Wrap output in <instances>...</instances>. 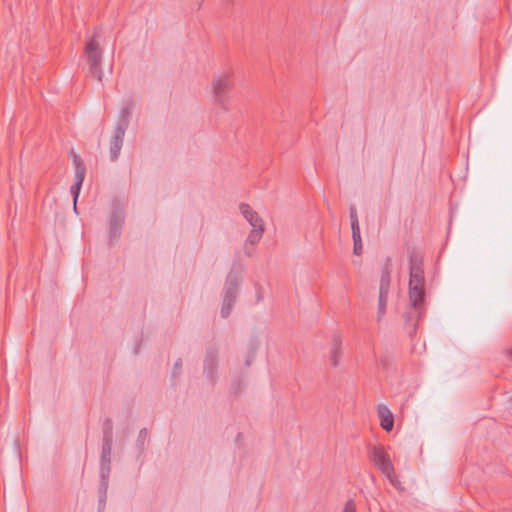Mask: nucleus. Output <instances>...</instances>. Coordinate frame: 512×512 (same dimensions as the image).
<instances>
[{
    "instance_id": "5",
    "label": "nucleus",
    "mask_w": 512,
    "mask_h": 512,
    "mask_svg": "<svg viewBox=\"0 0 512 512\" xmlns=\"http://www.w3.org/2000/svg\"><path fill=\"white\" fill-rule=\"evenodd\" d=\"M389 263L382 270L380 285H379V297L377 307V322H380L386 314V307L388 301V295L390 292V271L388 268Z\"/></svg>"
},
{
    "instance_id": "20",
    "label": "nucleus",
    "mask_w": 512,
    "mask_h": 512,
    "mask_svg": "<svg viewBox=\"0 0 512 512\" xmlns=\"http://www.w3.org/2000/svg\"><path fill=\"white\" fill-rule=\"evenodd\" d=\"M121 226H111L109 230V239L110 242L118 239L121 235Z\"/></svg>"
},
{
    "instance_id": "19",
    "label": "nucleus",
    "mask_w": 512,
    "mask_h": 512,
    "mask_svg": "<svg viewBox=\"0 0 512 512\" xmlns=\"http://www.w3.org/2000/svg\"><path fill=\"white\" fill-rule=\"evenodd\" d=\"M109 437V441H113V429L112 422L110 419H106L103 428V439H107Z\"/></svg>"
},
{
    "instance_id": "21",
    "label": "nucleus",
    "mask_w": 512,
    "mask_h": 512,
    "mask_svg": "<svg viewBox=\"0 0 512 512\" xmlns=\"http://www.w3.org/2000/svg\"><path fill=\"white\" fill-rule=\"evenodd\" d=\"M107 490L108 489H105L103 491V488L102 487H99V510L101 508H104L105 507V503H106V498H107Z\"/></svg>"
},
{
    "instance_id": "18",
    "label": "nucleus",
    "mask_w": 512,
    "mask_h": 512,
    "mask_svg": "<svg viewBox=\"0 0 512 512\" xmlns=\"http://www.w3.org/2000/svg\"><path fill=\"white\" fill-rule=\"evenodd\" d=\"M257 348H258V345L256 344V342L255 341H251L250 346H249L248 355H247V358H246V361H245V365L247 367L251 365V363H252V361H253V359L255 357Z\"/></svg>"
},
{
    "instance_id": "16",
    "label": "nucleus",
    "mask_w": 512,
    "mask_h": 512,
    "mask_svg": "<svg viewBox=\"0 0 512 512\" xmlns=\"http://www.w3.org/2000/svg\"><path fill=\"white\" fill-rule=\"evenodd\" d=\"M75 168V179L78 186H82L84 177H85V167L82 165L80 159L75 156L74 157Z\"/></svg>"
},
{
    "instance_id": "25",
    "label": "nucleus",
    "mask_w": 512,
    "mask_h": 512,
    "mask_svg": "<svg viewBox=\"0 0 512 512\" xmlns=\"http://www.w3.org/2000/svg\"><path fill=\"white\" fill-rule=\"evenodd\" d=\"M351 224H358V218L354 208L351 209Z\"/></svg>"
},
{
    "instance_id": "10",
    "label": "nucleus",
    "mask_w": 512,
    "mask_h": 512,
    "mask_svg": "<svg viewBox=\"0 0 512 512\" xmlns=\"http://www.w3.org/2000/svg\"><path fill=\"white\" fill-rule=\"evenodd\" d=\"M254 228L250 231L247 243L245 244V253L247 256L252 255L253 248H250V246L255 245L259 242V240L262 238L264 233V226H253Z\"/></svg>"
},
{
    "instance_id": "6",
    "label": "nucleus",
    "mask_w": 512,
    "mask_h": 512,
    "mask_svg": "<svg viewBox=\"0 0 512 512\" xmlns=\"http://www.w3.org/2000/svg\"><path fill=\"white\" fill-rule=\"evenodd\" d=\"M85 54L90 66L91 74L99 81H102L101 53L99 51V45L94 38H91L87 42L85 46Z\"/></svg>"
},
{
    "instance_id": "15",
    "label": "nucleus",
    "mask_w": 512,
    "mask_h": 512,
    "mask_svg": "<svg viewBox=\"0 0 512 512\" xmlns=\"http://www.w3.org/2000/svg\"><path fill=\"white\" fill-rule=\"evenodd\" d=\"M112 444H113V441H109V437L107 439H103L102 452H101V464L110 465Z\"/></svg>"
},
{
    "instance_id": "2",
    "label": "nucleus",
    "mask_w": 512,
    "mask_h": 512,
    "mask_svg": "<svg viewBox=\"0 0 512 512\" xmlns=\"http://www.w3.org/2000/svg\"><path fill=\"white\" fill-rule=\"evenodd\" d=\"M215 102L223 109L228 110L229 93L234 88L233 74L223 71L216 74L212 80Z\"/></svg>"
},
{
    "instance_id": "17",
    "label": "nucleus",
    "mask_w": 512,
    "mask_h": 512,
    "mask_svg": "<svg viewBox=\"0 0 512 512\" xmlns=\"http://www.w3.org/2000/svg\"><path fill=\"white\" fill-rule=\"evenodd\" d=\"M109 474H110V465L101 464L100 465V486L99 487H102L103 491L105 489H108Z\"/></svg>"
},
{
    "instance_id": "4",
    "label": "nucleus",
    "mask_w": 512,
    "mask_h": 512,
    "mask_svg": "<svg viewBox=\"0 0 512 512\" xmlns=\"http://www.w3.org/2000/svg\"><path fill=\"white\" fill-rule=\"evenodd\" d=\"M368 456L370 461L392 482L394 467L384 448L381 446H373L369 450Z\"/></svg>"
},
{
    "instance_id": "7",
    "label": "nucleus",
    "mask_w": 512,
    "mask_h": 512,
    "mask_svg": "<svg viewBox=\"0 0 512 512\" xmlns=\"http://www.w3.org/2000/svg\"><path fill=\"white\" fill-rule=\"evenodd\" d=\"M218 350L214 347H210L206 351L205 359H204V374L207 379L211 382H215L217 379V371H218Z\"/></svg>"
},
{
    "instance_id": "13",
    "label": "nucleus",
    "mask_w": 512,
    "mask_h": 512,
    "mask_svg": "<svg viewBox=\"0 0 512 512\" xmlns=\"http://www.w3.org/2000/svg\"><path fill=\"white\" fill-rule=\"evenodd\" d=\"M240 212L249 224H257L259 221L263 222V220L259 218L258 213L248 204L242 203L240 205Z\"/></svg>"
},
{
    "instance_id": "22",
    "label": "nucleus",
    "mask_w": 512,
    "mask_h": 512,
    "mask_svg": "<svg viewBox=\"0 0 512 512\" xmlns=\"http://www.w3.org/2000/svg\"><path fill=\"white\" fill-rule=\"evenodd\" d=\"M342 512H356V505H355V502L354 500L350 499L348 500L345 505H344V508H343V511Z\"/></svg>"
},
{
    "instance_id": "8",
    "label": "nucleus",
    "mask_w": 512,
    "mask_h": 512,
    "mask_svg": "<svg viewBox=\"0 0 512 512\" xmlns=\"http://www.w3.org/2000/svg\"><path fill=\"white\" fill-rule=\"evenodd\" d=\"M125 132L126 131L122 130V128L114 129L113 135L110 140V149H109V155H110L111 161H115L120 154V151L123 146Z\"/></svg>"
},
{
    "instance_id": "27",
    "label": "nucleus",
    "mask_w": 512,
    "mask_h": 512,
    "mask_svg": "<svg viewBox=\"0 0 512 512\" xmlns=\"http://www.w3.org/2000/svg\"><path fill=\"white\" fill-rule=\"evenodd\" d=\"M505 355H506V357H507L508 359H511V360H512V348L507 349V350L505 351Z\"/></svg>"
},
{
    "instance_id": "24",
    "label": "nucleus",
    "mask_w": 512,
    "mask_h": 512,
    "mask_svg": "<svg viewBox=\"0 0 512 512\" xmlns=\"http://www.w3.org/2000/svg\"><path fill=\"white\" fill-rule=\"evenodd\" d=\"M80 188H81V186H78L76 182H75V184L71 187V193H72V194H73V196H74V203H76V200H77L78 195H79Z\"/></svg>"
},
{
    "instance_id": "23",
    "label": "nucleus",
    "mask_w": 512,
    "mask_h": 512,
    "mask_svg": "<svg viewBox=\"0 0 512 512\" xmlns=\"http://www.w3.org/2000/svg\"><path fill=\"white\" fill-rule=\"evenodd\" d=\"M147 435H148V431L146 428H143L140 430L139 435H138V442L141 443L142 446H143L144 440L146 439Z\"/></svg>"
},
{
    "instance_id": "3",
    "label": "nucleus",
    "mask_w": 512,
    "mask_h": 512,
    "mask_svg": "<svg viewBox=\"0 0 512 512\" xmlns=\"http://www.w3.org/2000/svg\"><path fill=\"white\" fill-rule=\"evenodd\" d=\"M240 285V274L233 269L228 273L224 291H223V304L221 308V316L226 318L230 315L234 302L237 299Z\"/></svg>"
},
{
    "instance_id": "14",
    "label": "nucleus",
    "mask_w": 512,
    "mask_h": 512,
    "mask_svg": "<svg viewBox=\"0 0 512 512\" xmlns=\"http://www.w3.org/2000/svg\"><path fill=\"white\" fill-rule=\"evenodd\" d=\"M351 228H352V238H353V242H354L353 253L355 255H360L362 253V249H363L360 226H351Z\"/></svg>"
},
{
    "instance_id": "1",
    "label": "nucleus",
    "mask_w": 512,
    "mask_h": 512,
    "mask_svg": "<svg viewBox=\"0 0 512 512\" xmlns=\"http://www.w3.org/2000/svg\"><path fill=\"white\" fill-rule=\"evenodd\" d=\"M409 261V301L410 307L404 312L403 318L407 332L413 336L418 327L425 299V276L423 257L415 249H408Z\"/></svg>"
},
{
    "instance_id": "12",
    "label": "nucleus",
    "mask_w": 512,
    "mask_h": 512,
    "mask_svg": "<svg viewBox=\"0 0 512 512\" xmlns=\"http://www.w3.org/2000/svg\"><path fill=\"white\" fill-rule=\"evenodd\" d=\"M131 113H132V103L124 106L121 109L119 120H118L115 128H122V130L126 131L128 128V125H129Z\"/></svg>"
},
{
    "instance_id": "9",
    "label": "nucleus",
    "mask_w": 512,
    "mask_h": 512,
    "mask_svg": "<svg viewBox=\"0 0 512 512\" xmlns=\"http://www.w3.org/2000/svg\"><path fill=\"white\" fill-rule=\"evenodd\" d=\"M378 415L380 417L381 427L385 431L390 432L394 426V418H393V414L391 413L389 408L385 405H379Z\"/></svg>"
},
{
    "instance_id": "26",
    "label": "nucleus",
    "mask_w": 512,
    "mask_h": 512,
    "mask_svg": "<svg viewBox=\"0 0 512 512\" xmlns=\"http://www.w3.org/2000/svg\"><path fill=\"white\" fill-rule=\"evenodd\" d=\"M182 366V360L181 359H178L175 364H174V371H173V376L176 375L178 369H180Z\"/></svg>"
},
{
    "instance_id": "11",
    "label": "nucleus",
    "mask_w": 512,
    "mask_h": 512,
    "mask_svg": "<svg viewBox=\"0 0 512 512\" xmlns=\"http://www.w3.org/2000/svg\"><path fill=\"white\" fill-rule=\"evenodd\" d=\"M341 345L342 341L339 336H334L332 339V346L330 350V363L333 367H337L341 359Z\"/></svg>"
}]
</instances>
